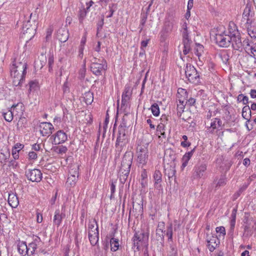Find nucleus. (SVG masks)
<instances>
[{"instance_id":"obj_61","label":"nucleus","mask_w":256,"mask_h":256,"mask_svg":"<svg viewBox=\"0 0 256 256\" xmlns=\"http://www.w3.org/2000/svg\"><path fill=\"white\" fill-rule=\"evenodd\" d=\"M196 99L192 98H190L186 102L190 106H194L196 103Z\"/></svg>"},{"instance_id":"obj_56","label":"nucleus","mask_w":256,"mask_h":256,"mask_svg":"<svg viewBox=\"0 0 256 256\" xmlns=\"http://www.w3.org/2000/svg\"><path fill=\"white\" fill-rule=\"evenodd\" d=\"M216 230L217 233L222 234L223 236L226 235L225 228L222 226L216 228Z\"/></svg>"},{"instance_id":"obj_10","label":"nucleus","mask_w":256,"mask_h":256,"mask_svg":"<svg viewBox=\"0 0 256 256\" xmlns=\"http://www.w3.org/2000/svg\"><path fill=\"white\" fill-rule=\"evenodd\" d=\"M25 174L28 180L32 182H40L42 179V172L40 170L28 169L25 172Z\"/></svg>"},{"instance_id":"obj_45","label":"nucleus","mask_w":256,"mask_h":256,"mask_svg":"<svg viewBox=\"0 0 256 256\" xmlns=\"http://www.w3.org/2000/svg\"><path fill=\"white\" fill-rule=\"evenodd\" d=\"M164 124H162V122H160L156 128V130L158 132H160V135L162 136H164L166 135L165 132H164Z\"/></svg>"},{"instance_id":"obj_14","label":"nucleus","mask_w":256,"mask_h":256,"mask_svg":"<svg viewBox=\"0 0 256 256\" xmlns=\"http://www.w3.org/2000/svg\"><path fill=\"white\" fill-rule=\"evenodd\" d=\"M40 130L42 136H50L54 130V127L50 122H43L40 124Z\"/></svg>"},{"instance_id":"obj_13","label":"nucleus","mask_w":256,"mask_h":256,"mask_svg":"<svg viewBox=\"0 0 256 256\" xmlns=\"http://www.w3.org/2000/svg\"><path fill=\"white\" fill-rule=\"evenodd\" d=\"M164 223L160 222L158 224V228L156 230V240L161 245L163 246L164 244Z\"/></svg>"},{"instance_id":"obj_36","label":"nucleus","mask_w":256,"mask_h":256,"mask_svg":"<svg viewBox=\"0 0 256 256\" xmlns=\"http://www.w3.org/2000/svg\"><path fill=\"white\" fill-rule=\"evenodd\" d=\"M150 109L153 115L155 116H158L160 114V108L157 104L154 103L152 104Z\"/></svg>"},{"instance_id":"obj_62","label":"nucleus","mask_w":256,"mask_h":256,"mask_svg":"<svg viewBox=\"0 0 256 256\" xmlns=\"http://www.w3.org/2000/svg\"><path fill=\"white\" fill-rule=\"evenodd\" d=\"M24 147V145L20 143H16L13 147L16 150H19V152L22 150Z\"/></svg>"},{"instance_id":"obj_64","label":"nucleus","mask_w":256,"mask_h":256,"mask_svg":"<svg viewBox=\"0 0 256 256\" xmlns=\"http://www.w3.org/2000/svg\"><path fill=\"white\" fill-rule=\"evenodd\" d=\"M191 143L187 140L181 142L180 145L184 148L188 147L190 146Z\"/></svg>"},{"instance_id":"obj_9","label":"nucleus","mask_w":256,"mask_h":256,"mask_svg":"<svg viewBox=\"0 0 256 256\" xmlns=\"http://www.w3.org/2000/svg\"><path fill=\"white\" fill-rule=\"evenodd\" d=\"M133 157L134 154L132 152L127 151L125 152L121 162V166L120 169V172H130Z\"/></svg>"},{"instance_id":"obj_35","label":"nucleus","mask_w":256,"mask_h":256,"mask_svg":"<svg viewBox=\"0 0 256 256\" xmlns=\"http://www.w3.org/2000/svg\"><path fill=\"white\" fill-rule=\"evenodd\" d=\"M126 140V136H122L118 134L116 142V146L118 147V146H120L121 147L123 146L124 144V142Z\"/></svg>"},{"instance_id":"obj_5","label":"nucleus","mask_w":256,"mask_h":256,"mask_svg":"<svg viewBox=\"0 0 256 256\" xmlns=\"http://www.w3.org/2000/svg\"><path fill=\"white\" fill-rule=\"evenodd\" d=\"M148 239L147 232H136L132 238L133 246L132 248L134 252L140 250V247L143 243L146 242Z\"/></svg>"},{"instance_id":"obj_24","label":"nucleus","mask_w":256,"mask_h":256,"mask_svg":"<svg viewBox=\"0 0 256 256\" xmlns=\"http://www.w3.org/2000/svg\"><path fill=\"white\" fill-rule=\"evenodd\" d=\"M18 250L22 256L28 255V250L26 242H20L18 244Z\"/></svg>"},{"instance_id":"obj_46","label":"nucleus","mask_w":256,"mask_h":256,"mask_svg":"<svg viewBox=\"0 0 256 256\" xmlns=\"http://www.w3.org/2000/svg\"><path fill=\"white\" fill-rule=\"evenodd\" d=\"M184 102H182V104H178L177 106V114L178 116H180L182 113L184 111L185 105L184 104Z\"/></svg>"},{"instance_id":"obj_43","label":"nucleus","mask_w":256,"mask_h":256,"mask_svg":"<svg viewBox=\"0 0 256 256\" xmlns=\"http://www.w3.org/2000/svg\"><path fill=\"white\" fill-rule=\"evenodd\" d=\"M119 172L120 182L121 183L124 184L126 182L130 172H122L120 171Z\"/></svg>"},{"instance_id":"obj_52","label":"nucleus","mask_w":256,"mask_h":256,"mask_svg":"<svg viewBox=\"0 0 256 256\" xmlns=\"http://www.w3.org/2000/svg\"><path fill=\"white\" fill-rule=\"evenodd\" d=\"M30 88L32 90H35L38 87V82L36 81H31L29 82Z\"/></svg>"},{"instance_id":"obj_42","label":"nucleus","mask_w":256,"mask_h":256,"mask_svg":"<svg viewBox=\"0 0 256 256\" xmlns=\"http://www.w3.org/2000/svg\"><path fill=\"white\" fill-rule=\"evenodd\" d=\"M166 172V174H168V176L169 179L170 178H172L174 176H175L176 174V170L174 169V166H170V168L168 170H165Z\"/></svg>"},{"instance_id":"obj_3","label":"nucleus","mask_w":256,"mask_h":256,"mask_svg":"<svg viewBox=\"0 0 256 256\" xmlns=\"http://www.w3.org/2000/svg\"><path fill=\"white\" fill-rule=\"evenodd\" d=\"M107 68V62L104 58H98L96 57H94L91 60L90 71L95 76H102L103 74L105 73Z\"/></svg>"},{"instance_id":"obj_41","label":"nucleus","mask_w":256,"mask_h":256,"mask_svg":"<svg viewBox=\"0 0 256 256\" xmlns=\"http://www.w3.org/2000/svg\"><path fill=\"white\" fill-rule=\"evenodd\" d=\"M86 10H80L78 13V20L80 24H82L86 16Z\"/></svg>"},{"instance_id":"obj_6","label":"nucleus","mask_w":256,"mask_h":256,"mask_svg":"<svg viewBox=\"0 0 256 256\" xmlns=\"http://www.w3.org/2000/svg\"><path fill=\"white\" fill-rule=\"evenodd\" d=\"M185 74L188 80L192 83L200 82V75L196 68L190 64H187L185 68Z\"/></svg>"},{"instance_id":"obj_20","label":"nucleus","mask_w":256,"mask_h":256,"mask_svg":"<svg viewBox=\"0 0 256 256\" xmlns=\"http://www.w3.org/2000/svg\"><path fill=\"white\" fill-rule=\"evenodd\" d=\"M162 173L159 170H156L154 171V186L155 188L159 190L162 188L161 184L162 182Z\"/></svg>"},{"instance_id":"obj_12","label":"nucleus","mask_w":256,"mask_h":256,"mask_svg":"<svg viewBox=\"0 0 256 256\" xmlns=\"http://www.w3.org/2000/svg\"><path fill=\"white\" fill-rule=\"evenodd\" d=\"M206 240L208 243L207 247L210 252H214L220 243L216 236L214 235L210 236L208 234H206Z\"/></svg>"},{"instance_id":"obj_33","label":"nucleus","mask_w":256,"mask_h":256,"mask_svg":"<svg viewBox=\"0 0 256 256\" xmlns=\"http://www.w3.org/2000/svg\"><path fill=\"white\" fill-rule=\"evenodd\" d=\"M110 250L112 252H116L120 246L119 240L118 239L112 238L110 240Z\"/></svg>"},{"instance_id":"obj_32","label":"nucleus","mask_w":256,"mask_h":256,"mask_svg":"<svg viewBox=\"0 0 256 256\" xmlns=\"http://www.w3.org/2000/svg\"><path fill=\"white\" fill-rule=\"evenodd\" d=\"M83 98L86 104H90L94 100L93 93L90 91L85 92Z\"/></svg>"},{"instance_id":"obj_34","label":"nucleus","mask_w":256,"mask_h":256,"mask_svg":"<svg viewBox=\"0 0 256 256\" xmlns=\"http://www.w3.org/2000/svg\"><path fill=\"white\" fill-rule=\"evenodd\" d=\"M170 250L168 252V256H178V249L175 244H170Z\"/></svg>"},{"instance_id":"obj_18","label":"nucleus","mask_w":256,"mask_h":256,"mask_svg":"<svg viewBox=\"0 0 256 256\" xmlns=\"http://www.w3.org/2000/svg\"><path fill=\"white\" fill-rule=\"evenodd\" d=\"M88 238L92 245H96L99 240L98 226L94 229V230H92V233L91 232H88Z\"/></svg>"},{"instance_id":"obj_1","label":"nucleus","mask_w":256,"mask_h":256,"mask_svg":"<svg viewBox=\"0 0 256 256\" xmlns=\"http://www.w3.org/2000/svg\"><path fill=\"white\" fill-rule=\"evenodd\" d=\"M26 62L24 60V56H20L18 61L16 60L10 68L11 76L13 78L12 84L14 86H20L24 80L26 73Z\"/></svg>"},{"instance_id":"obj_25","label":"nucleus","mask_w":256,"mask_h":256,"mask_svg":"<svg viewBox=\"0 0 256 256\" xmlns=\"http://www.w3.org/2000/svg\"><path fill=\"white\" fill-rule=\"evenodd\" d=\"M70 175L67 179L66 182L71 186H74L77 182V178L78 176V171L74 170L73 172L71 170L70 171Z\"/></svg>"},{"instance_id":"obj_30","label":"nucleus","mask_w":256,"mask_h":256,"mask_svg":"<svg viewBox=\"0 0 256 256\" xmlns=\"http://www.w3.org/2000/svg\"><path fill=\"white\" fill-rule=\"evenodd\" d=\"M251 110L248 106H245L242 110V116L245 120H247L246 122H249L251 117Z\"/></svg>"},{"instance_id":"obj_27","label":"nucleus","mask_w":256,"mask_h":256,"mask_svg":"<svg viewBox=\"0 0 256 256\" xmlns=\"http://www.w3.org/2000/svg\"><path fill=\"white\" fill-rule=\"evenodd\" d=\"M18 105H13L10 110H8L7 112L4 113V120L8 122H11L13 119V114L14 110L16 109V107Z\"/></svg>"},{"instance_id":"obj_49","label":"nucleus","mask_w":256,"mask_h":256,"mask_svg":"<svg viewBox=\"0 0 256 256\" xmlns=\"http://www.w3.org/2000/svg\"><path fill=\"white\" fill-rule=\"evenodd\" d=\"M54 64V56L53 54H50L48 58V66L49 71L52 70V66Z\"/></svg>"},{"instance_id":"obj_7","label":"nucleus","mask_w":256,"mask_h":256,"mask_svg":"<svg viewBox=\"0 0 256 256\" xmlns=\"http://www.w3.org/2000/svg\"><path fill=\"white\" fill-rule=\"evenodd\" d=\"M44 242L42 241L40 238L37 236H34L32 241L27 245L28 256H32L38 251H41Z\"/></svg>"},{"instance_id":"obj_55","label":"nucleus","mask_w":256,"mask_h":256,"mask_svg":"<svg viewBox=\"0 0 256 256\" xmlns=\"http://www.w3.org/2000/svg\"><path fill=\"white\" fill-rule=\"evenodd\" d=\"M19 150H16L12 148V156L14 160H17L19 158Z\"/></svg>"},{"instance_id":"obj_8","label":"nucleus","mask_w":256,"mask_h":256,"mask_svg":"<svg viewBox=\"0 0 256 256\" xmlns=\"http://www.w3.org/2000/svg\"><path fill=\"white\" fill-rule=\"evenodd\" d=\"M230 44L234 50L242 51L243 48V44L242 42L240 34L236 28L234 31H230Z\"/></svg>"},{"instance_id":"obj_58","label":"nucleus","mask_w":256,"mask_h":256,"mask_svg":"<svg viewBox=\"0 0 256 256\" xmlns=\"http://www.w3.org/2000/svg\"><path fill=\"white\" fill-rule=\"evenodd\" d=\"M28 157L30 160H36L38 157V155L35 152L32 151L29 152Z\"/></svg>"},{"instance_id":"obj_54","label":"nucleus","mask_w":256,"mask_h":256,"mask_svg":"<svg viewBox=\"0 0 256 256\" xmlns=\"http://www.w3.org/2000/svg\"><path fill=\"white\" fill-rule=\"evenodd\" d=\"M226 180L224 176H222L220 180H218L216 186H221L225 185L226 184Z\"/></svg>"},{"instance_id":"obj_47","label":"nucleus","mask_w":256,"mask_h":256,"mask_svg":"<svg viewBox=\"0 0 256 256\" xmlns=\"http://www.w3.org/2000/svg\"><path fill=\"white\" fill-rule=\"evenodd\" d=\"M95 224L96 225V226H98L97 224V222L95 219L90 220H89L88 228L90 230L89 232H91L92 233V230H94L93 229L94 228Z\"/></svg>"},{"instance_id":"obj_37","label":"nucleus","mask_w":256,"mask_h":256,"mask_svg":"<svg viewBox=\"0 0 256 256\" xmlns=\"http://www.w3.org/2000/svg\"><path fill=\"white\" fill-rule=\"evenodd\" d=\"M126 122H122L120 124V126H118V134L122 136H126Z\"/></svg>"},{"instance_id":"obj_63","label":"nucleus","mask_w":256,"mask_h":256,"mask_svg":"<svg viewBox=\"0 0 256 256\" xmlns=\"http://www.w3.org/2000/svg\"><path fill=\"white\" fill-rule=\"evenodd\" d=\"M244 20H246V26H252V24L254 20L252 18H246Z\"/></svg>"},{"instance_id":"obj_44","label":"nucleus","mask_w":256,"mask_h":256,"mask_svg":"<svg viewBox=\"0 0 256 256\" xmlns=\"http://www.w3.org/2000/svg\"><path fill=\"white\" fill-rule=\"evenodd\" d=\"M6 154H4L3 152L0 153V162L6 163L10 156L9 152H6Z\"/></svg>"},{"instance_id":"obj_16","label":"nucleus","mask_w":256,"mask_h":256,"mask_svg":"<svg viewBox=\"0 0 256 256\" xmlns=\"http://www.w3.org/2000/svg\"><path fill=\"white\" fill-rule=\"evenodd\" d=\"M54 136V144L56 145L62 144L68 139L66 134L62 130L58 131Z\"/></svg>"},{"instance_id":"obj_38","label":"nucleus","mask_w":256,"mask_h":256,"mask_svg":"<svg viewBox=\"0 0 256 256\" xmlns=\"http://www.w3.org/2000/svg\"><path fill=\"white\" fill-rule=\"evenodd\" d=\"M248 35L252 38H256V28L254 26H246Z\"/></svg>"},{"instance_id":"obj_50","label":"nucleus","mask_w":256,"mask_h":256,"mask_svg":"<svg viewBox=\"0 0 256 256\" xmlns=\"http://www.w3.org/2000/svg\"><path fill=\"white\" fill-rule=\"evenodd\" d=\"M250 182H244L237 192L238 196H239L243 192L246 190Z\"/></svg>"},{"instance_id":"obj_21","label":"nucleus","mask_w":256,"mask_h":256,"mask_svg":"<svg viewBox=\"0 0 256 256\" xmlns=\"http://www.w3.org/2000/svg\"><path fill=\"white\" fill-rule=\"evenodd\" d=\"M66 214L64 212H60V210L55 211L54 216L53 222L57 226H58L62 223V220L65 218Z\"/></svg>"},{"instance_id":"obj_39","label":"nucleus","mask_w":256,"mask_h":256,"mask_svg":"<svg viewBox=\"0 0 256 256\" xmlns=\"http://www.w3.org/2000/svg\"><path fill=\"white\" fill-rule=\"evenodd\" d=\"M204 46L202 45L196 44V47L194 48V54L198 58L202 55V52H203Z\"/></svg>"},{"instance_id":"obj_23","label":"nucleus","mask_w":256,"mask_h":256,"mask_svg":"<svg viewBox=\"0 0 256 256\" xmlns=\"http://www.w3.org/2000/svg\"><path fill=\"white\" fill-rule=\"evenodd\" d=\"M253 9L252 4L250 3L246 4L242 14V18H252L254 16V12L252 11Z\"/></svg>"},{"instance_id":"obj_11","label":"nucleus","mask_w":256,"mask_h":256,"mask_svg":"<svg viewBox=\"0 0 256 256\" xmlns=\"http://www.w3.org/2000/svg\"><path fill=\"white\" fill-rule=\"evenodd\" d=\"M230 36L224 34H216V43L220 47L227 48L230 44Z\"/></svg>"},{"instance_id":"obj_17","label":"nucleus","mask_w":256,"mask_h":256,"mask_svg":"<svg viewBox=\"0 0 256 256\" xmlns=\"http://www.w3.org/2000/svg\"><path fill=\"white\" fill-rule=\"evenodd\" d=\"M206 170V165L204 163L196 165L194 168V176L196 178H200L204 176V172Z\"/></svg>"},{"instance_id":"obj_19","label":"nucleus","mask_w":256,"mask_h":256,"mask_svg":"<svg viewBox=\"0 0 256 256\" xmlns=\"http://www.w3.org/2000/svg\"><path fill=\"white\" fill-rule=\"evenodd\" d=\"M30 25V21L28 20L24 22L22 26V30L24 34H29L32 38L34 36L36 32V26L34 25L32 27L28 28Z\"/></svg>"},{"instance_id":"obj_4","label":"nucleus","mask_w":256,"mask_h":256,"mask_svg":"<svg viewBox=\"0 0 256 256\" xmlns=\"http://www.w3.org/2000/svg\"><path fill=\"white\" fill-rule=\"evenodd\" d=\"M148 143H146L144 144H138L137 146L136 152L138 154V166L139 167H142L148 162Z\"/></svg>"},{"instance_id":"obj_53","label":"nucleus","mask_w":256,"mask_h":256,"mask_svg":"<svg viewBox=\"0 0 256 256\" xmlns=\"http://www.w3.org/2000/svg\"><path fill=\"white\" fill-rule=\"evenodd\" d=\"M192 41L190 38L182 40V44L184 48H190V44Z\"/></svg>"},{"instance_id":"obj_60","label":"nucleus","mask_w":256,"mask_h":256,"mask_svg":"<svg viewBox=\"0 0 256 256\" xmlns=\"http://www.w3.org/2000/svg\"><path fill=\"white\" fill-rule=\"evenodd\" d=\"M68 150V148L66 146H61L59 148H58V154H64Z\"/></svg>"},{"instance_id":"obj_29","label":"nucleus","mask_w":256,"mask_h":256,"mask_svg":"<svg viewBox=\"0 0 256 256\" xmlns=\"http://www.w3.org/2000/svg\"><path fill=\"white\" fill-rule=\"evenodd\" d=\"M237 210L235 208L233 209L231 214V220L230 222V233L231 235L233 234L234 228L236 224V214Z\"/></svg>"},{"instance_id":"obj_51","label":"nucleus","mask_w":256,"mask_h":256,"mask_svg":"<svg viewBox=\"0 0 256 256\" xmlns=\"http://www.w3.org/2000/svg\"><path fill=\"white\" fill-rule=\"evenodd\" d=\"M147 13H142L141 14V20L140 22V26H144L148 18Z\"/></svg>"},{"instance_id":"obj_31","label":"nucleus","mask_w":256,"mask_h":256,"mask_svg":"<svg viewBox=\"0 0 256 256\" xmlns=\"http://www.w3.org/2000/svg\"><path fill=\"white\" fill-rule=\"evenodd\" d=\"M166 235L168 236V242L170 245V244H173V232H172V224L170 223L166 226Z\"/></svg>"},{"instance_id":"obj_22","label":"nucleus","mask_w":256,"mask_h":256,"mask_svg":"<svg viewBox=\"0 0 256 256\" xmlns=\"http://www.w3.org/2000/svg\"><path fill=\"white\" fill-rule=\"evenodd\" d=\"M69 34L68 30L61 28L58 30L56 38L61 42H66L68 38Z\"/></svg>"},{"instance_id":"obj_28","label":"nucleus","mask_w":256,"mask_h":256,"mask_svg":"<svg viewBox=\"0 0 256 256\" xmlns=\"http://www.w3.org/2000/svg\"><path fill=\"white\" fill-rule=\"evenodd\" d=\"M8 202L12 208H16L19 204L17 196L13 194H10L8 198Z\"/></svg>"},{"instance_id":"obj_48","label":"nucleus","mask_w":256,"mask_h":256,"mask_svg":"<svg viewBox=\"0 0 256 256\" xmlns=\"http://www.w3.org/2000/svg\"><path fill=\"white\" fill-rule=\"evenodd\" d=\"M104 24V16H102L101 20L98 22L97 24V34L96 35L98 34V32L102 30V26Z\"/></svg>"},{"instance_id":"obj_59","label":"nucleus","mask_w":256,"mask_h":256,"mask_svg":"<svg viewBox=\"0 0 256 256\" xmlns=\"http://www.w3.org/2000/svg\"><path fill=\"white\" fill-rule=\"evenodd\" d=\"M116 182H112L110 184V192H111V198L113 196L114 193L116 191Z\"/></svg>"},{"instance_id":"obj_57","label":"nucleus","mask_w":256,"mask_h":256,"mask_svg":"<svg viewBox=\"0 0 256 256\" xmlns=\"http://www.w3.org/2000/svg\"><path fill=\"white\" fill-rule=\"evenodd\" d=\"M62 90L64 93H68L69 92L68 84L67 81L65 82L62 86Z\"/></svg>"},{"instance_id":"obj_26","label":"nucleus","mask_w":256,"mask_h":256,"mask_svg":"<svg viewBox=\"0 0 256 256\" xmlns=\"http://www.w3.org/2000/svg\"><path fill=\"white\" fill-rule=\"evenodd\" d=\"M195 150V148H194L192 150L186 152L182 156V168H185L188 164L189 160L192 158Z\"/></svg>"},{"instance_id":"obj_15","label":"nucleus","mask_w":256,"mask_h":256,"mask_svg":"<svg viewBox=\"0 0 256 256\" xmlns=\"http://www.w3.org/2000/svg\"><path fill=\"white\" fill-rule=\"evenodd\" d=\"M132 92L130 86H126L122 94L121 108H126L130 100Z\"/></svg>"},{"instance_id":"obj_40","label":"nucleus","mask_w":256,"mask_h":256,"mask_svg":"<svg viewBox=\"0 0 256 256\" xmlns=\"http://www.w3.org/2000/svg\"><path fill=\"white\" fill-rule=\"evenodd\" d=\"M110 14L106 16L107 18H110L112 16L114 12L117 9V5L116 4H112L108 6Z\"/></svg>"},{"instance_id":"obj_2","label":"nucleus","mask_w":256,"mask_h":256,"mask_svg":"<svg viewBox=\"0 0 256 256\" xmlns=\"http://www.w3.org/2000/svg\"><path fill=\"white\" fill-rule=\"evenodd\" d=\"M176 24L174 18L170 14L166 16L162 29L159 33L160 40L164 42L172 32L174 25Z\"/></svg>"}]
</instances>
